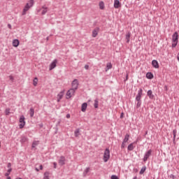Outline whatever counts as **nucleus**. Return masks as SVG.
Here are the masks:
<instances>
[{
    "instance_id": "nucleus-1",
    "label": "nucleus",
    "mask_w": 179,
    "mask_h": 179,
    "mask_svg": "<svg viewBox=\"0 0 179 179\" xmlns=\"http://www.w3.org/2000/svg\"><path fill=\"white\" fill-rule=\"evenodd\" d=\"M34 0H29L24 6L22 12V15H27V11H29L30 8L34 6Z\"/></svg>"
},
{
    "instance_id": "nucleus-2",
    "label": "nucleus",
    "mask_w": 179,
    "mask_h": 179,
    "mask_svg": "<svg viewBox=\"0 0 179 179\" xmlns=\"http://www.w3.org/2000/svg\"><path fill=\"white\" fill-rule=\"evenodd\" d=\"M178 41V33L176 32L173 34V35L172 36V47L173 48H175L177 45Z\"/></svg>"
},
{
    "instance_id": "nucleus-3",
    "label": "nucleus",
    "mask_w": 179,
    "mask_h": 179,
    "mask_svg": "<svg viewBox=\"0 0 179 179\" xmlns=\"http://www.w3.org/2000/svg\"><path fill=\"white\" fill-rule=\"evenodd\" d=\"M103 159L104 162H108V159H110V149L106 148L105 150Z\"/></svg>"
},
{
    "instance_id": "nucleus-4",
    "label": "nucleus",
    "mask_w": 179,
    "mask_h": 179,
    "mask_svg": "<svg viewBox=\"0 0 179 179\" xmlns=\"http://www.w3.org/2000/svg\"><path fill=\"white\" fill-rule=\"evenodd\" d=\"M19 127L20 129H23L26 124V122H25V117L24 115H21L19 120Z\"/></svg>"
},
{
    "instance_id": "nucleus-5",
    "label": "nucleus",
    "mask_w": 179,
    "mask_h": 179,
    "mask_svg": "<svg viewBox=\"0 0 179 179\" xmlns=\"http://www.w3.org/2000/svg\"><path fill=\"white\" fill-rule=\"evenodd\" d=\"M76 93V90L74 89H70L69 90H68V92H66V98L67 99H71L73 96L75 95Z\"/></svg>"
},
{
    "instance_id": "nucleus-6",
    "label": "nucleus",
    "mask_w": 179,
    "mask_h": 179,
    "mask_svg": "<svg viewBox=\"0 0 179 179\" xmlns=\"http://www.w3.org/2000/svg\"><path fill=\"white\" fill-rule=\"evenodd\" d=\"M71 85H72V88L71 89H73L75 91H76V90H78V87H79V81H78V80L75 79L72 82Z\"/></svg>"
},
{
    "instance_id": "nucleus-7",
    "label": "nucleus",
    "mask_w": 179,
    "mask_h": 179,
    "mask_svg": "<svg viewBox=\"0 0 179 179\" xmlns=\"http://www.w3.org/2000/svg\"><path fill=\"white\" fill-rule=\"evenodd\" d=\"M65 94V91H61L57 96V102H60L61 100L63 99L64 96Z\"/></svg>"
},
{
    "instance_id": "nucleus-8",
    "label": "nucleus",
    "mask_w": 179,
    "mask_h": 179,
    "mask_svg": "<svg viewBox=\"0 0 179 179\" xmlns=\"http://www.w3.org/2000/svg\"><path fill=\"white\" fill-rule=\"evenodd\" d=\"M152 155V150H149L144 155L143 161L146 162L148 159H149V157Z\"/></svg>"
},
{
    "instance_id": "nucleus-9",
    "label": "nucleus",
    "mask_w": 179,
    "mask_h": 179,
    "mask_svg": "<svg viewBox=\"0 0 179 179\" xmlns=\"http://www.w3.org/2000/svg\"><path fill=\"white\" fill-rule=\"evenodd\" d=\"M57 64V60L55 59L50 65V70H52L56 68Z\"/></svg>"
},
{
    "instance_id": "nucleus-10",
    "label": "nucleus",
    "mask_w": 179,
    "mask_h": 179,
    "mask_svg": "<svg viewBox=\"0 0 179 179\" xmlns=\"http://www.w3.org/2000/svg\"><path fill=\"white\" fill-rule=\"evenodd\" d=\"M20 41L18 39H14L13 40V46L15 47V48H17L19 45H20Z\"/></svg>"
},
{
    "instance_id": "nucleus-11",
    "label": "nucleus",
    "mask_w": 179,
    "mask_h": 179,
    "mask_svg": "<svg viewBox=\"0 0 179 179\" xmlns=\"http://www.w3.org/2000/svg\"><path fill=\"white\" fill-rule=\"evenodd\" d=\"M142 92H143L142 89H140L138 90V94L136 97V99L137 101H141V97L142 96Z\"/></svg>"
},
{
    "instance_id": "nucleus-12",
    "label": "nucleus",
    "mask_w": 179,
    "mask_h": 179,
    "mask_svg": "<svg viewBox=\"0 0 179 179\" xmlns=\"http://www.w3.org/2000/svg\"><path fill=\"white\" fill-rule=\"evenodd\" d=\"M115 8H119L121 7V3L118 0H115L114 1V5H113Z\"/></svg>"
},
{
    "instance_id": "nucleus-13",
    "label": "nucleus",
    "mask_w": 179,
    "mask_h": 179,
    "mask_svg": "<svg viewBox=\"0 0 179 179\" xmlns=\"http://www.w3.org/2000/svg\"><path fill=\"white\" fill-rule=\"evenodd\" d=\"M99 28H96L95 29H94L92 31V37L96 38L99 34Z\"/></svg>"
},
{
    "instance_id": "nucleus-14",
    "label": "nucleus",
    "mask_w": 179,
    "mask_h": 179,
    "mask_svg": "<svg viewBox=\"0 0 179 179\" xmlns=\"http://www.w3.org/2000/svg\"><path fill=\"white\" fill-rule=\"evenodd\" d=\"M66 162V158L64 157H61L59 160V164L61 166L64 165Z\"/></svg>"
},
{
    "instance_id": "nucleus-15",
    "label": "nucleus",
    "mask_w": 179,
    "mask_h": 179,
    "mask_svg": "<svg viewBox=\"0 0 179 179\" xmlns=\"http://www.w3.org/2000/svg\"><path fill=\"white\" fill-rule=\"evenodd\" d=\"M89 172H90V167H87V168L84 170L83 173V176L84 177H86V176L88 175Z\"/></svg>"
},
{
    "instance_id": "nucleus-16",
    "label": "nucleus",
    "mask_w": 179,
    "mask_h": 179,
    "mask_svg": "<svg viewBox=\"0 0 179 179\" xmlns=\"http://www.w3.org/2000/svg\"><path fill=\"white\" fill-rule=\"evenodd\" d=\"M43 179H50V173L48 171H46L43 174Z\"/></svg>"
},
{
    "instance_id": "nucleus-17",
    "label": "nucleus",
    "mask_w": 179,
    "mask_h": 179,
    "mask_svg": "<svg viewBox=\"0 0 179 179\" xmlns=\"http://www.w3.org/2000/svg\"><path fill=\"white\" fill-rule=\"evenodd\" d=\"M87 103H83V104H82V107H81V110H82L83 112H85L86 110H87Z\"/></svg>"
},
{
    "instance_id": "nucleus-18",
    "label": "nucleus",
    "mask_w": 179,
    "mask_h": 179,
    "mask_svg": "<svg viewBox=\"0 0 179 179\" xmlns=\"http://www.w3.org/2000/svg\"><path fill=\"white\" fill-rule=\"evenodd\" d=\"M41 9H42V13H41L42 15H45L48 13V8L43 6Z\"/></svg>"
},
{
    "instance_id": "nucleus-19",
    "label": "nucleus",
    "mask_w": 179,
    "mask_h": 179,
    "mask_svg": "<svg viewBox=\"0 0 179 179\" xmlns=\"http://www.w3.org/2000/svg\"><path fill=\"white\" fill-rule=\"evenodd\" d=\"M152 66L155 68V69H158L159 68V64L158 62L156 60H153L152 62Z\"/></svg>"
},
{
    "instance_id": "nucleus-20",
    "label": "nucleus",
    "mask_w": 179,
    "mask_h": 179,
    "mask_svg": "<svg viewBox=\"0 0 179 179\" xmlns=\"http://www.w3.org/2000/svg\"><path fill=\"white\" fill-rule=\"evenodd\" d=\"M38 78H35L33 80V85L34 87H36L38 85Z\"/></svg>"
},
{
    "instance_id": "nucleus-21",
    "label": "nucleus",
    "mask_w": 179,
    "mask_h": 179,
    "mask_svg": "<svg viewBox=\"0 0 179 179\" xmlns=\"http://www.w3.org/2000/svg\"><path fill=\"white\" fill-rule=\"evenodd\" d=\"M148 96L150 97V99H153V97H155V96L152 94V90H149L147 93Z\"/></svg>"
},
{
    "instance_id": "nucleus-22",
    "label": "nucleus",
    "mask_w": 179,
    "mask_h": 179,
    "mask_svg": "<svg viewBox=\"0 0 179 179\" xmlns=\"http://www.w3.org/2000/svg\"><path fill=\"white\" fill-rule=\"evenodd\" d=\"M39 144V141H34L33 143H32V148H35L37 145H38Z\"/></svg>"
},
{
    "instance_id": "nucleus-23",
    "label": "nucleus",
    "mask_w": 179,
    "mask_h": 179,
    "mask_svg": "<svg viewBox=\"0 0 179 179\" xmlns=\"http://www.w3.org/2000/svg\"><path fill=\"white\" fill-rule=\"evenodd\" d=\"M129 140V134H126L123 142L127 143Z\"/></svg>"
},
{
    "instance_id": "nucleus-24",
    "label": "nucleus",
    "mask_w": 179,
    "mask_h": 179,
    "mask_svg": "<svg viewBox=\"0 0 179 179\" xmlns=\"http://www.w3.org/2000/svg\"><path fill=\"white\" fill-rule=\"evenodd\" d=\"M99 8L101 10H103L104 8V2L103 1L99 2Z\"/></svg>"
},
{
    "instance_id": "nucleus-25",
    "label": "nucleus",
    "mask_w": 179,
    "mask_h": 179,
    "mask_svg": "<svg viewBox=\"0 0 179 179\" xmlns=\"http://www.w3.org/2000/svg\"><path fill=\"white\" fill-rule=\"evenodd\" d=\"M146 77L148 79H152L153 78V74H152V73H148L146 74Z\"/></svg>"
},
{
    "instance_id": "nucleus-26",
    "label": "nucleus",
    "mask_w": 179,
    "mask_h": 179,
    "mask_svg": "<svg viewBox=\"0 0 179 179\" xmlns=\"http://www.w3.org/2000/svg\"><path fill=\"white\" fill-rule=\"evenodd\" d=\"M131 38V33H128L126 35V39H127V43H129V38Z\"/></svg>"
},
{
    "instance_id": "nucleus-27",
    "label": "nucleus",
    "mask_w": 179,
    "mask_h": 179,
    "mask_svg": "<svg viewBox=\"0 0 179 179\" xmlns=\"http://www.w3.org/2000/svg\"><path fill=\"white\" fill-rule=\"evenodd\" d=\"M94 106L95 108H99V100H97V99L94 100Z\"/></svg>"
},
{
    "instance_id": "nucleus-28",
    "label": "nucleus",
    "mask_w": 179,
    "mask_h": 179,
    "mask_svg": "<svg viewBox=\"0 0 179 179\" xmlns=\"http://www.w3.org/2000/svg\"><path fill=\"white\" fill-rule=\"evenodd\" d=\"M29 114H30L31 117H34V109L30 108Z\"/></svg>"
},
{
    "instance_id": "nucleus-29",
    "label": "nucleus",
    "mask_w": 179,
    "mask_h": 179,
    "mask_svg": "<svg viewBox=\"0 0 179 179\" xmlns=\"http://www.w3.org/2000/svg\"><path fill=\"white\" fill-rule=\"evenodd\" d=\"M106 67L107 69L106 70V71H108V69H111V68H113V64L111 63H108Z\"/></svg>"
},
{
    "instance_id": "nucleus-30",
    "label": "nucleus",
    "mask_w": 179,
    "mask_h": 179,
    "mask_svg": "<svg viewBox=\"0 0 179 179\" xmlns=\"http://www.w3.org/2000/svg\"><path fill=\"white\" fill-rule=\"evenodd\" d=\"M127 149H128V150H134V143H131L130 145H129Z\"/></svg>"
},
{
    "instance_id": "nucleus-31",
    "label": "nucleus",
    "mask_w": 179,
    "mask_h": 179,
    "mask_svg": "<svg viewBox=\"0 0 179 179\" xmlns=\"http://www.w3.org/2000/svg\"><path fill=\"white\" fill-rule=\"evenodd\" d=\"M5 114H6V115H9L10 114V108H6L5 110Z\"/></svg>"
},
{
    "instance_id": "nucleus-32",
    "label": "nucleus",
    "mask_w": 179,
    "mask_h": 179,
    "mask_svg": "<svg viewBox=\"0 0 179 179\" xmlns=\"http://www.w3.org/2000/svg\"><path fill=\"white\" fill-rule=\"evenodd\" d=\"M145 171H146V166L143 167L140 171V174H143V173H145Z\"/></svg>"
},
{
    "instance_id": "nucleus-33",
    "label": "nucleus",
    "mask_w": 179,
    "mask_h": 179,
    "mask_svg": "<svg viewBox=\"0 0 179 179\" xmlns=\"http://www.w3.org/2000/svg\"><path fill=\"white\" fill-rule=\"evenodd\" d=\"M11 171H12V169L10 168V169L8 170V171L5 173V176H8L10 174Z\"/></svg>"
},
{
    "instance_id": "nucleus-34",
    "label": "nucleus",
    "mask_w": 179,
    "mask_h": 179,
    "mask_svg": "<svg viewBox=\"0 0 179 179\" xmlns=\"http://www.w3.org/2000/svg\"><path fill=\"white\" fill-rule=\"evenodd\" d=\"M74 134H75V136H76V137L79 136V135H80V129L76 130L75 132H74Z\"/></svg>"
},
{
    "instance_id": "nucleus-35",
    "label": "nucleus",
    "mask_w": 179,
    "mask_h": 179,
    "mask_svg": "<svg viewBox=\"0 0 179 179\" xmlns=\"http://www.w3.org/2000/svg\"><path fill=\"white\" fill-rule=\"evenodd\" d=\"M176 133H177V131H176V129H174V130L173 131V138H176Z\"/></svg>"
},
{
    "instance_id": "nucleus-36",
    "label": "nucleus",
    "mask_w": 179,
    "mask_h": 179,
    "mask_svg": "<svg viewBox=\"0 0 179 179\" xmlns=\"http://www.w3.org/2000/svg\"><path fill=\"white\" fill-rule=\"evenodd\" d=\"M26 141H27V138L22 137V139H21V142L24 143Z\"/></svg>"
},
{
    "instance_id": "nucleus-37",
    "label": "nucleus",
    "mask_w": 179,
    "mask_h": 179,
    "mask_svg": "<svg viewBox=\"0 0 179 179\" xmlns=\"http://www.w3.org/2000/svg\"><path fill=\"white\" fill-rule=\"evenodd\" d=\"M110 178L111 179H119L118 177L115 175H113Z\"/></svg>"
},
{
    "instance_id": "nucleus-38",
    "label": "nucleus",
    "mask_w": 179,
    "mask_h": 179,
    "mask_svg": "<svg viewBox=\"0 0 179 179\" xmlns=\"http://www.w3.org/2000/svg\"><path fill=\"white\" fill-rule=\"evenodd\" d=\"M8 78H9L10 80H11V81L14 80V77L13 76H10Z\"/></svg>"
},
{
    "instance_id": "nucleus-39",
    "label": "nucleus",
    "mask_w": 179,
    "mask_h": 179,
    "mask_svg": "<svg viewBox=\"0 0 179 179\" xmlns=\"http://www.w3.org/2000/svg\"><path fill=\"white\" fill-rule=\"evenodd\" d=\"M125 143H127L122 142V148H125V146H126Z\"/></svg>"
},
{
    "instance_id": "nucleus-40",
    "label": "nucleus",
    "mask_w": 179,
    "mask_h": 179,
    "mask_svg": "<svg viewBox=\"0 0 179 179\" xmlns=\"http://www.w3.org/2000/svg\"><path fill=\"white\" fill-rule=\"evenodd\" d=\"M53 164H54V168L57 169V162H54Z\"/></svg>"
},
{
    "instance_id": "nucleus-41",
    "label": "nucleus",
    "mask_w": 179,
    "mask_h": 179,
    "mask_svg": "<svg viewBox=\"0 0 179 179\" xmlns=\"http://www.w3.org/2000/svg\"><path fill=\"white\" fill-rule=\"evenodd\" d=\"M141 101H138V103H137V107L138 108H139V107H141Z\"/></svg>"
},
{
    "instance_id": "nucleus-42",
    "label": "nucleus",
    "mask_w": 179,
    "mask_h": 179,
    "mask_svg": "<svg viewBox=\"0 0 179 179\" xmlns=\"http://www.w3.org/2000/svg\"><path fill=\"white\" fill-rule=\"evenodd\" d=\"M8 27L11 29H12V25L10 24H8Z\"/></svg>"
},
{
    "instance_id": "nucleus-43",
    "label": "nucleus",
    "mask_w": 179,
    "mask_h": 179,
    "mask_svg": "<svg viewBox=\"0 0 179 179\" xmlns=\"http://www.w3.org/2000/svg\"><path fill=\"white\" fill-rule=\"evenodd\" d=\"M85 69L86 70H88V69H89V66H88V65H85Z\"/></svg>"
},
{
    "instance_id": "nucleus-44",
    "label": "nucleus",
    "mask_w": 179,
    "mask_h": 179,
    "mask_svg": "<svg viewBox=\"0 0 179 179\" xmlns=\"http://www.w3.org/2000/svg\"><path fill=\"white\" fill-rule=\"evenodd\" d=\"M66 118H68V119L71 118V115L70 114H67L66 115Z\"/></svg>"
},
{
    "instance_id": "nucleus-45",
    "label": "nucleus",
    "mask_w": 179,
    "mask_h": 179,
    "mask_svg": "<svg viewBox=\"0 0 179 179\" xmlns=\"http://www.w3.org/2000/svg\"><path fill=\"white\" fill-rule=\"evenodd\" d=\"M122 117H124V113H122L120 115V118H122Z\"/></svg>"
},
{
    "instance_id": "nucleus-46",
    "label": "nucleus",
    "mask_w": 179,
    "mask_h": 179,
    "mask_svg": "<svg viewBox=\"0 0 179 179\" xmlns=\"http://www.w3.org/2000/svg\"><path fill=\"white\" fill-rule=\"evenodd\" d=\"M8 168H10V167H11V164H10V163L8 164Z\"/></svg>"
},
{
    "instance_id": "nucleus-47",
    "label": "nucleus",
    "mask_w": 179,
    "mask_h": 179,
    "mask_svg": "<svg viewBox=\"0 0 179 179\" xmlns=\"http://www.w3.org/2000/svg\"><path fill=\"white\" fill-rule=\"evenodd\" d=\"M40 169L43 170V166L42 165L40 166Z\"/></svg>"
},
{
    "instance_id": "nucleus-48",
    "label": "nucleus",
    "mask_w": 179,
    "mask_h": 179,
    "mask_svg": "<svg viewBox=\"0 0 179 179\" xmlns=\"http://www.w3.org/2000/svg\"><path fill=\"white\" fill-rule=\"evenodd\" d=\"M49 39H50L49 37H47V38H46V40H47V41H49Z\"/></svg>"
},
{
    "instance_id": "nucleus-49",
    "label": "nucleus",
    "mask_w": 179,
    "mask_h": 179,
    "mask_svg": "<svg viewBox=\"0 0 179 179\" xmlns=\"http://www.w3.org/2000/svg\"><path fill=\"white\" fill-rule=\"evenodd\" d=\"M126 80H128V74L126 76Z\"/></svg>"
},
{
    "instance_id": "nucleus-50",
    "label": "nucleus",
    "mask_w": 179,
    "mask_h": 179,
    "mask_svg": "<svg viewBox=\"0 0 179 179\" xmlns=\"http://www.w3.org/2000/svg\"><path fill=\"white\" fill-rule=\"evenodd\" d=\"M6 179H11V177H7V178Z\"/></svg>"
},
{
    "instance_id": "nucleus-51",
    "label": "nucleus",
    "mask_w": 179,
    "mask_h": 179,
    "mask_svg": "<svg viewBox=\"0 0 179 179\" xmlns=\"http://www.w3.org/2000/svg\"><path fill=\"white\" fill-rule=\"evenodd\" d=\"M178 60L179 61V54H178Z\"/></svg>"
},
{
    "instance_id": "nucleus-52",
    "label": "nucleus",
    "mask_w": 179,
    "mask_h": 179,
    "mask_svg": "<svg viewBox=\"0 0 179 179\" xmlns=\"http://www.w3.org/2000/svg\"><path fill=\"white\" fill-rule=\"evenodd\" d=\"M133 179H138V178L137 177H134Z\"/></svg>"
},
{
    "instance_id": "nucleus-53",
    "label": "nucleus",
    "mask_w": 179,
    "mask_h": 179,
    "mask_svg": "<svg viewBox=\"0 0 179 179\" xmlns=\"http://www.w3.org/2000/svg\"><path fill=\"white\" fill-rule=\"evenodd\" d=\"M165 90H167V87H166V86H165Z\"/></svg>"
},
{
    "instance_id": "nucleus-54",
    "label": "nucleus",
    "mask_w": 179,
    "mask_h": 179,
    "mask_svg": "<svg viewBox=\"0 0 179 179\" xmlns=\"http://www.w3.org/2000/svg\"><path fill=\"white\" fill-rule=\"evenodd\" d=\"M36 170L37 171H39V169H36Z\"/></svg>"
},
{
    "instance_id": "nucleus-55",
    "label": "nucleus",
    "mask_w": 179,
    "mask_h": 179,
    "mask_svg": "<svg viewBox=\"0 0 179 179\" xmlns=\"http://www.w3.org/2000/svg\"><path fill=\"white\" fill-rule=\"evenodd\" d=\"M1 142H0V147H1Z\"/></svg>"
},
{
    "instance_id": "nucleus-56",
    "label": "nucleus",
    "mask_w": 179,
    "mask_h": 179,
    "mask_svg": "<svg viewBox=\"0 0 179 179\" xmlns=\"http://www.w3.org/2000/svg\"><path fill=\"white\" fill-rule=\"evenodd\" d=\"M17 179H22V178H17Z\"/></svg>"
},
{
    "instance_id": "nucleus-57",
    "label": "nucleus",
    "mask_w": 179,
    "mask_h": 179,
    "mask_svg": "<svg viewBox=\"0 0 179 179\" xmlns=\"http://www.w3.org/2000/svg\"><path fill=\"white\" fill-rule=\"evenodd\" d=\"M178 113H179V108H178Z\"/></svg>"
}]
</instances>
